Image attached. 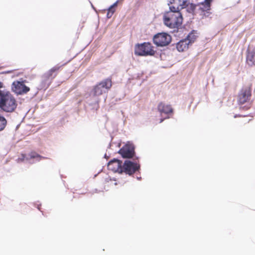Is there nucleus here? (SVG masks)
Masks as SVG:
<instances>
[{
	"label": "nucleus",
	"mask_w": 255,
	"mask_h": 255,
	"mask_svg": "<svg viewBox=\"0 0 255 255\" xmlns=\"http://www.w3.org/2000/svg\"><path fill=\"white\" fill-rule=\"evenodd\" d=\"M108 168L115 172L119 173L125 172L131 175L139 170L140 165L129 160H126L123 163L122 161L114 158L108 163Z\"/></svg>",
	"instance_id": "nucleus-1"
},
{
	"label": "nucleus",
	"mask_w": 255,
	"mask_h": 255,
	"mask_svg": "<svg viewBox=\"0 0 255 255\" xmlns=\"http://www.w3.org/2000/svg\"><path fill=\"white\" fill-rule=\"evenodd\" d=\"M112 86L111 80L107 79L97 85L92 92L91 97L87 99L90 105H98L99 102V96L105 93Z\"/></svg>",
	"instance_id": "nucleus-2"
},
{
	"label": "nucleus",
	"mask_w": 255,
	"mask_h": 255,
	"mask_svg": "<svg viewBox=\"0 0 255 255\" xmlns=\"http://www.w3.org/2000/svg\"><path fill=\"white\" fill-rule=\"evenodd\" d=\"M164 24L170 28H178L182 23V16L180 11L170 9L163 15Z\"/></svg>",
	"instance_id": "nucleus-3"
},
{
	"label": "nucleus",
	"mask_w": 255,
	"mask_h": 255,
	"mask_svg": "<svg viewBox=\"0 0 255 255\" xmlns=\"http://www.w3.org/2000/svg\"><path fill=\"white\" fill-rule=\"evenodd\" d=\"M17 106L15 98L10 93L0 94V108L4 112L12 113Z\"/></svg>",
	"instance_id": "nucleus-4"
},
{
	"label": "nucleus",
	"mask_w": 255,
	"mask_h": 255,
	"mask_svg": "<svg viewBox=\"0 0 255 255\" xmlns=\"http://www.w3.org/2000/svg\"><path fill=\"white\" fill-rule=\"evenodd\" d=\"M134 52L136 55L144 56L153 55L155 53L151 44L145 42L136 45L135 47Z\"/></svg>",
	"instance_id": "nucleus-5"
},
{
	"label": "nucleus",
	"mask_w": 255,
	"mask_h": 255,
	"mask_svg": "<svg viewBox=\"0 0 255 255\" xmlns=\"http://www.w3.org/2000/svg\"><path fill=\"white\" fill-rule=\"evenodd\" d=\"M171 40L170 35L166 33H160L153 37L154 43L157 46H164L168 45Z\"/></svg>",
	"instance_id": "nucleus-6"
},
{
	"label": "nucleus",
	"mask_w": 255,
	"mask_h": 255,
	"mask_svg": "<svg viewBox=\"0 0 255 255\" xmlns=\"http://www.w3.org/2000/svg\"><path fill=\"white\" fill-rule=\"evenodd\" d=\"M55 71V68H52L42 76L41 82L37 87L38 90H46L49 87L51 80L53 78L52 77V74Z\"/></svg>",
	"instance_id": "nucleus-7"
},
{
	"label": "nucleus",
	"mask_w": 255,
	"mask_h": 255,
	"mask_svg": "<svg viewBox=\"0 0 255 255\" xmlns=\"http://www.w3.org/2000/svg\"><path fill=\"white\" fill-rule=\"evenodd\" d=\"M118 153L122 155L123 158H131L134 154V147L132 143L128 142L120 149Z\"/></svg>",
	"instance_id": "nucleus-8"
},
{
	"label": "nucleus",
	"mask_w": 255,
	"mask_h": 255,
	"mask_svg": "<svg viewBox=\"0 0 255 255\" xmlns=\"http://www.w3.org/2000/svg\"><path fill=\"white\" fill-rule=\"evenodd\" d=\"M11 89L13 92L17 95L26 94L30 90L29 88L26 86L23 81H17L13 82L11 85Z\"/></svg>",
	"instance_id": "nucleus-9"
},
{
	"label": "nucleus",
	"mask_w": 255,
	"mask_h": 255,
	"mask_svg": "<svg viewBox=\"0 0 255 255\" xmlns=\"http://www.w3.org/2000/svg\"><path fill=\"white\" fill-rule=\"evenodd\" d=\"M251 97V88L246 87L243 88L239 94L238 102L240 104L249 103Z\"/></svg>",
	"instance_id": "nucleus-10"
},
{
	"label": "nucleus",
	"mask_w": 255,
	"mask_h": 255,
	"mask_svg": "<svg viewBox=\"0 0 255 255\" xmlns=\"http://www.w3.org/2000/svg\"><path fill=\"white\" fill-rule=\"evenodd\" d=\"M44 158V157L41 156L36 152H32L27 155L22 154L21 157L18 158L17 160L18 162H21L26 160L27 161H29V163H33L35 162L34 160L35 161H39Z\"/></svg>",
	"instance_id": "nucleus-11"
},
{
	"label": "nucleus",
	"mask_w": 255,
	"mask_h": 255,
	"mask_svg": "<svg viewBox=\"0 0 255 255\" xmlns=\"http://www.w3.org/2000/svg\"><path fill=\"white\" fill-rule=\"evenodd\" d=\"M187 0H171L170 3L173 5L169 6V9L180 11L187 5Z\"/></svg>",
	"instance_id": "nucleus-12"
},
{
	"label": "nucleus",
	"mask_w": 255,
	"mask_h": 255,
	"mask_svg": "<svg viewBox=\"0 0 255 255\" xmlns=\"http://www.w3.org/2000/svg\"><path fill=\"white\" fill-rule=\"evenodd\" d=\"M189 45L187 40L182 39L177 43L176 48L178 51L182 52L187 49Z\"/></svg>",
	"instance_id": "nucleus-13"
},
{
	"label": "nucleus",
	"mask_w": 255,
	"mask_h": 255,
	"mask_svg": "<svg viewBox=\"0 0 255 255\" xmlns=\"http://www.w3.org/2000/svg\"><path fill=\"white\" fill-rule=\"evenodd\" d=\"M158 109L161 113H164L165 114L172 113L173 111V110L170 105H165L163 103L159 104Z\"/></svg>",
	"instance_id": "nucleus-14"
},
{
	"label": "nucleus",
	"mask_w": 255,
	"mask_h": 255,
	"mask_svg": "<svg viewBox=\"0 0 255 255\" xmlns=\"http://www.w3.org/2000/svg\"><path fill=\"white\" fill-rule=\"evenodd\" d=\"M247 62L248 65H253L255 63V52L249 51L247 55Z\"/></svg>",
	"instance_id": "nucleus-15"
},
{
	"label": "nucleus",
	"mask_w": 255,
	"mask_h": 255,
	"mask_svg": "<svg viewBox=\"0 0 255 255\" xmlns=\"http://www.w3.org/2000/svg\"><path fill=\"white\" fill-rule=\"evenodd\" d=\"M118 2L119 1L117 0L113 4L111 5L110 7L108 8V12L107 14V17L108 18H110L112 16L113 14H114L115 11L114 8L117 6Z\"/></svg>",
	"instance_id": "nucleus-16"
},
{
	"label": "nucleus",
	"mask_w": 255,
	"mask_h": 255,
	"mask_svg": "<svg viewBox=\"0 0 255 255\" xmlns=\"http://www.w3.org/2000/svg\"><path fill=\"white\" fill-rule=\"evenodd\" d=\"M196 37V36L194 34V33L191 32L187 35V37L185 38V39L187 40L188 42H189V44H190L194 42Z\"/></svg>",
	"instance_id": "nucleus-17"
},
{
	"label": "nucleus",
	"mask_w": 255,
	"mask_h": 255,
	"mask_svg": "<svg viewBox=\"0 0 255 255\" xmlns=\"http://www.w3.org/2000/svg\"><path fill=\"white\" fill-rule=\"evenodd\" d=\"M6 124L5 119L0 115V130L4 129Z\"/></svg>",
	"instance_id": "nucleus-18"
},
{
	"label": "nucleus",
	"mask_w": 255,
	"mask_h": 255,
	"mask_svg": "<svg viewBox=\"0 0 255 255\" xmlns=\"http://www.w3.org/2000/svg\"><path fill=\"white\" fill-rule=\"evenodd\" d=\"M211 0H204V1L201 3L202 4L204 5L205 8L209 9L210 6V2Z\"/></svg>",
	"instance_id": "nucleus-19"
},
{
	"label": "nucleus",
	"mask_w": 255,
	"mask_h": 255,
	"mask_svg": "<svg viewBox=\"0 0 255 255\" xmlns=\"http://www.w3.org/2000/svg\"><path fill=\"white\" fill-rule=\"evenodd\" d=\"M3 88V83L1 82H0V94H3V93H7L9 92V91H6L5 90H2V89Z\"/></svg>",
	"instance_id": "nucleus-20"
},
{
	"label": "nucleus",
	"mask_w": 255,
	"mask_h": 255,
	"mask_svg": "<svg viewBox=\"0 0 255 255\" xmlns=\"http://www.w3.org/2000/svg\"><path fill=\"white\" fill-rule=\"evenodd\" d=\"M105 158H108V156L106 154H105Z\"/></svg>",
	"instance_id": "nucleus-21"
},
{
	"label": "nucleus",
	"mask_w": 255,
	"mask_h": 255,
	"mask_svg": "<svg viewBox=\"0 0 255 255\" xmlns=\"http://www.w3.org/2000/svg\"><path fill=\"white\" fill-rule=\"evenodd\" d=\"M163 119H161V120H160V123H161V122H163Z\"/></svg>",
	"instance_id": "nucleus-22"
}]
</instances>
